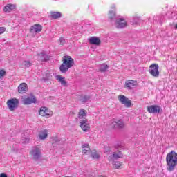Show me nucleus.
<instances>
[{"mask_svg": "<svg viewBox=\"0 0 177 177\" xmlns=\"http://www.w3.org/2000/svg\"><path fill=\"white\" fill-rule=\"evenodd\" d=\"M167 169L169 172L175 171L177 165V153L175 151H171L166 156Z\"/></svg>", "mask_w": 177, "mask_h": 177, "instance_id": "f257e3e1", "label": "nucleus"}, {"mask_svg": "<svg viewBox=\"0 0 177 177\" xmlns=\"http://www.w3.org/2000/svg\"><path fill=\"white\" fill-rule=\"evenodd\" d=\"M62 62V64L59 67L61 73H67L68 68H71L74 66V59L68 55L64 56Z\"/></svg>", "mask_w": 177, "mask_h": 177, "instance_id": "f03ea898", "label": "nucleus"}, {"mask_svg": "<svg viewBox=\"0 0 177 177\" xmlns=\"http://www.w3.org/2000/svg\"><path fill=\"white\" fill-rule=\"evenodd\" d=\"M31 158L35 161H39L42 157V149L38 147H33L30 153Z\"/></svg>", "mask_w": 177, "mask_h": 177, "instance_id": "7ed1b4c3", "label": "nucleus"}, {"mask_svg": "<svg viewBox=\"0 0 177 177\" xmlns=\"http://www.w3.org/2000/svg\"><path fill=\"white\" fill-rule=\"evenodd\" d=\"M7 106L10 111H15V110L19 106V100L17 98L8 100L7 102Z\"/></svg>", "mask_w": 177, "mask_h": 177, "instance_id": "20e7f679", "label": "nucleus"}, {"mask_svg": "<svg viewBox=\"0 0 177 177\" xmlns=\"http://www.w3.org/2000/svg\"><path fill=\"white\" fill-rule=\"evenodd\" d=\"M160 66L157 64H152L149 66V73L152 75V77H159L160 76V71H158Z\"/></svg>", "mask_w": 177, "mask_h": 177, "instance_id": "39448f33", "label": "nucleus"}, {"mask_svg": "<svg viewBox=\"0 0 177 177\" xmlns=\"http://www.w3.org/2000/svg\"><path fill=\"white\" fill-rule=\"evenodd\" d=\"M39 114L41 117H52L53 115V112H52L50 109L43 106L40 108Z\"/></svg>", "mask_w": 177, "mask_h": 177, "instance_id": "423d86ee", "label": "nucleus"}, {"mask_svg": "<svg viewBox=\"0 0 177 177\" xmlns=\"http://www.w3.org/2000/svg\"><path fill=\"white\" fill-rule=\"evenodd\" d=\"M118 100L119 102H120L122 104H124L125 107H131V106H132V103L131 102V100H129V99L127 98L124 95H118Z\"/></svg>", "mask_w": 177, "mask_h": 177, "instance_id": "0eeeda50", "label": "nucleus"}, {"mask_svg": "<svg viewBox=\"0 0 177 177\" xmlns=\"http://www.w3.org/2000/svg\"><path fill=\"white\" fill-rule=\"evenodd\" d=\"M80 128L84 132H88L91 128L88 119L81 120L80 122Z\"/></svg>", "mask_w": 177, "mask_h": 177, "instance_id": "6e6552de", "label": "nucleus"}, {"mask_svg": "<svg viewBox=\"0 0 177 177\" xmlns=\"http://www.w3.org/2000/svg\"><path fill=\"white\" fill-rule=\"evenodd\" d=\"M148 113L150 114H157V113H160L161 111V107L158 105H150L147 107Z\"/></svg>", "mask_w": 177, "mask_h": 177, "instance_id": "1a4fd4ad", "label": "nucleus"}, {"mask_svg": "<svg viewBox=\"0 0 177 177\" xmlns=\"http://www.w3.org/2000/svg\"><path fill=\"white\" fill-rule=\"evenodd\" d=\"M136 85H138L137 81L129 80L125 82L124 88L131 91V89H133Z\"/></svg>", "mask_w": 177, "mask_h": 177, "instance_id": "9d476101", "label": "nucleus"}, {"mask_svg": "<svg viewBox=\"0 0 177 177\" xmlns=\"http://www.w3.org/2000/svg\"><path fill=\"white\" fill-rule=\"evenodd\" d=\"M55 80L61 84L62 86H64V88H67V86H68V84L66 81V78L61 75H56Z\"/></svg>", "mask_w": 177, "mask_h": 177, "instance_id": "9b49d317", "label": "nucleus"}, {"mask_svg": "<svg viewBox=\"0 0 177 177\" xmlns=\"http://www.w3.org/2000/svg\"><path fill=\"white\" fill-rule=\"evenodd\" d=\"M49 59H50V57L45 54V52L37 54V60H39V62H48Z\"/></svg>", "mask_w": 177, "mask_h": 177, "instance_id": "f8f14e48", "label": "nucleus"}, {"mask_svg": "<svg viewBox=\"0 0 177 177\" xmlns=\"http://www.w3.org/2000/svg\"><path fill=\"white\" fill-rule=\"evenodd\" d=\"M115 26L117 28H124V27H127V21L122 18L118 19L115 22Z\"/></svg>", "mask_w": 177, "mask_h": 177, "instance_id": "ddd939ff", "label": "nucleus"}, {"mask_svg": "<svg viewBox=\"0 0 177 177\" xmlns=\"http://www.w3.org/2000/svg\"><path fill=\"white\" fill-rule=\"evenodd\" d=\"M122 157H124V155L121 151L114 152L109 156V161H114V160H118V158H122Z\"/></svg>", "mask_w": 177, "mask_h": 177, "instance_id": "4468645a", "label": "nucleus"}, {"mask_svg": "<svg viewBox=\"0 0 177 177\" xmlns=\"http://www.w3.org/2000/svg\"><path fill=\"white\" fill-rule=\"evenodd\" d=\"M42 31V26L39 24H35L30 27V32L34 34V32H41Z\"/></svg>", "mask_w": 177, "mask_h": 177, "instance_id": "2eb2a0df", "label": "nucleus"}, {"mask_svg": "<svg viewBox=\"0 0 177 177\" xmlns=\"http://www.w3.org/2000/svg\"><path fill=\"white\" fill-rule=\"evenodd\" d=\"M24 104H31L32 103H37V98H35V96L32 97H28L27 98H24L23 100Z\"/></svg>", "mask_w": 177, "mask_h": 177, "instance_id": "dca6fc26", "label": "nucleus"}, {"mask_svg": "<svg viewBox=\"0 0 177 177\" xmlns=\"http://www.w3.org/2000/svg\"><path fill=\"white\" fill-rule=\"evenodd\" d=\"M111 126L112 128H123L124 124L122 120H119L118 121H113L111 124Z\"/></svg>", "mask_w": 177, "mask_h": 177, "instance_id": "f3484780", "label": "nucleus"}, {"mask_svg": "<svg viewBox=\"0 0 177 177\" xmlns=\"http://www.w3.org/2000/svg\"><path fill=\"white\" fill-rule=\"evenodd\" d=\"M38 138L40 140H45L48 138V130L44 129L39 131Z\"/></svg>", "mask_w": 177, "mask_h": 177, "instance_id": "a211bd4d", "label": "nucleus"}, {"mask_svg": "<svg viewBox=\"0 0 177 177\" xmlns=\"http://www.w3.org/2000/svg\"><path fill=\"white\" fill-rule=\"evenodd\" d=\"M16 9V6L15 4H8L3 8V11L5 13H10L12 10H15Z\"/></svg>", "mask_w": 177, "mask_h": 177, "instance_id": "6ab92c4d", "label": "nucleus"}, {"mask_svg": "<svg viewBox=\"0 0 177 177\" xmlns=\"http://www.w3.org/2000/svg\"><path fill=\"white\" fill-rule=\"evenodd\" d=\"M27 89H28L27 84H26V83H21L18 86V92H19V93H26Z\"/></svg>", "mask_w": 177, "mask_h": 177, "instance_id": "aec40b11", "label": "nucleus"}, {"mask_svg": "<svg viewBox=\"0 0 177 177\" xmlns=\"http://www.w3.org/2000/svg\"><path fill=\"white\" fill-rule=\"evenodd\" d=\"M88 42L91 45H100V39L99 37H91L88 39Z\"/></svg>", "mask_w": 177, "mask_h": 177, "instance_id": "412c9836", "label": "nucleus"}, {"mask_svg": "<svg viewBox=\"0 0 177 177\" xmlns=\"http://www.w3.org/2000/svg\"><path fill=\"white\" fill-rule=\"evenodd\" d=\"M85 117H86V111L84 109H81L79 111L77 114V118L79 120H85Z\"/></svg>", "mask_w": 177, "mask_h": 177, "instance_id": "4be33fe9", "label": "nucleus"}, {"mask_svg": "<svg viewBox=\"0 0 177 177\" xmlns=\"http://www.w3.org/2000/svg\"><path fill=\"white\" fill-rule=\"evenodd\" d=\"M50 17H51V19H53L54 20H56V19H60V17H62V12H50Z\"/></svg>", "mask_w": 177, "mask_h": 177, "instance_id": "5701e85b", "label": "nucleus"}, {"mask_svg": "<svg viewBox=\"0 0 177 177\" xmlns=\"http://www.w3.org/2000/svg\"><path fill=\"white\" fill-rule=\"evenodd\" d=\"M82 150L84 154H86L91 151V148L89 147V144H83L82 145Z\"/></svg>", "mask_w": 177, "mask_h": 177, "instance_id": "b1692460", "label": "nucleus"}, {"mask_svg": "<svg viewBox=\"0 0 177 177\" xmlns=\"http://www.w3.org/2000/svg\"><path fill=\"white\" fill-rule=\"evenodd\" d=\"M78 99L80 102L82 103H86L89 99H91V96L89 95H79Z\"/></svg>", "mask_w": 177, "mask_h": 177, "instance_id": "393cba45", "label": "nucleus"}, {"mask_svg": "<svg viewBox=\"0 0 177 177\" xmlns=\"http://www.w3.org/2000/svg\"><path fill=\"white\" fill-rule=\"evenodd\" d=\"M53 75H55V73H49V72H47L46 73V75H45V77H43V80H44V81H49V80H52V78H53Z\"/></svg>", "mask_w": 177, "mask_h": 177, "instance_id": "a878e982", "label": "nucleus"}, {"mask_svg": "<svg viewBox=\"0 0 177 177\" xmlns=\"http://www.w3.org/2000/svg\"><path fill=\"white\" fill-rule=\"evenodd\" d=\"M91 157L93 160H99V158H100V156H99V153L97 152H96V151H93L91 153Z\"/></svg>", "mask_w": 177, "mask_h": 177, "instance_id": "bb28decb", "label": "nucleus"}, {"mask_svg": "<svg viewBox=\"0 0 177 177\" xmlns=\"http://www.w3.org/2000/svg\"><path fill=\"white\" fill-rule=\"evenodd\" d=\"M108 17L110 20L115 19V11L110 10L108 15Z\"/></svg>", "mask_w": 177, "mask_h": 177, "instance_id": "cd10ccee", "label": "nucleus"}, {"mask_svg": "<svg viewBox=\"0 0 177 177\" xmlns=\"http://www.w3.org/2000/svg\"><path fill=\"white\" fill-rule=\"evenodd\" d=\"M112 165L113 168H115V169H120V167H121L122 163L121 162H113Z\"/></svg>", "mask_w": 177, "mask_h": 177, "instance_id": "c85d7f7f", "label": "nucleus"}, {"mask_svg": "<svg viewBox=\"0 0 177 177\" xmlns=\"http://www.w3.org/2000/svg\"><path fill=\"white\" fill-rule=\"evenodd\" d=\"M107 68H109V66L102 64L100 66V71L104 72V71H107Z\"/></svg>", "mask_w": 177, "mask_h": 177, "instance_id": "c756f323", "label": "nucleus"}, {"mask_svg": "<svg viewBox=\"0 0 177 177\" xmlns=\"http://www.w3.org/2000/svg\"><path fill=\"white\" fill-rule=\"evenodd\" d=\"M23 64L27 68H28V67H31L32 66L31 62L30 61H24Z\"/></svg>", "mask_w": 177, "mask_h": 177, "instance_id": "7c9ffc66", "label": "nucleus"}, {"mask_svg": "<svg viewBox=\"0 0 177 177\" xmlns=\"http://www.w3.org/2000/svg\"><path fill=\"white\" fill-rule=\"evenodd\" d=\"M21 140L22 143H30V138L28 137H22Z\"/></svg>", "mask_w": 177, "mask_h": 177, "instance_id": "2f4dec72", "label": "nucleus"}, {"mask_svg": "<svg viewBox=\"0 0 177 177\" xmlns=\"http://www.w3.org/2000/svg\"><path fill=\"white\" fill-rule=\"evenodd\" d=\"M59 42L60 45H64V44H66V40L64 39V38L61 37L59 38Z\"/></svg>", "mask_w": 177, "mask_h": 177, "instance_id": "473e14b6", "label": "nucleus"}, {"mask_svg": "<svg viewBox=\"0 0 177 177\" xmlns=\"http://www.w3.org/2000/svg\"><path fill=\"white\" fill-rule=\"evenodd\" d=\"M133 19H134V23L136 24H138V23H139V20H140V18L139 17H135Z\"/></svg>", "mask_w": 177, "mask_h": 177, "instance_id": "72a5a7b5", "label": "nucleus"}, {"mask_svg": "<svg viewBox=\"0 0 177 177\" xmlns=\"http://www.w3.org/2000/svg\"><path fill=\"white\" fill-rule=\"evenodd\" d=\"M104 151H105V153H107V154H110L111 153L110 147H105Z\"/></svg>", "mask_w": 177, "mask_h": 177, "instance_id": "f704fd0d", "label": "nucleus"}, {"mask_svg": "<svg viewBox=\"0 0 177 177\" xmlns=\"http://www.w3.org/2000/svg\"><path fill=\"white\" fill-rule=\"evenodd\" d=\"M6 74V71H5V70L1 69V77H3V75H5Z\"/></svg>", "mask_w": 177, "mask_h": 177, "instance_id": "c9c22d12", "label": "nucleus"}, {"mask_svg": "<svg viewBox=\"0 0 177 177\" xmlns=\"http://www.w3.org/2000/svg\"><path fill=\"white\" fill-rule=\"evenodd\" d=\"M5 31H6V28H5V27H1V34H3V32H5Z\"/></svg>", "mask_w": 177, "mask_h": 177, "instance_id": "e433bc0d", "label": "nucleus"}, {"mask_svg": "<svg viewBox=\"0 0 177 177\" xmlns=\"http://www.w3.org/2000/svg\"><path fill=\"white\" fill-rule=\"evenodd\" d=\"M121 147V144L118 143L115 145V149H120Z\"/></svg>", "mask_w": 177, "mask_h": 177, "instance_id": "4c0bfd02", "label": "nucleus"}, {"mask_svg": "<svg viewBox=\"0 0 177 177\" xmlns=\"http://www.w3.org/2000/svg\"><path fill=\"white\" fill-rule=\"evenodd\" d=\"M1 177H8V175L5 173H1Z\"/></svg>", "mask_w": 177, "mask_h": 177, "instance_id": "58836bf2", "label": "nucleus"}, {"mask_svg": "<svg viewBox=\"0 0 177 177\" xmlns=\"http://www.w3.org/2000/svg\"><path fill=\"white\" fill-rule=\"evenodd\" d=\"M17 148H15V147H13L12 148V151H17Z\"/></svg>", "mask_w": 177, "mask_h": 177, "instance_id": "ea45409f", "label": "nucleus"}, {"mask_svg": "<svg viewBox=\"0 0 177 177\" xmlns=\"http://www.w3.org/2000/svg\"><path fill=\"white\" fill-rule=\"evenodd\" d=\"M112 9H115V5L112 6Z\"/></svg>", "mask_w": 177, "mask_h": 177, "instance_id": "a19ab883", "label": "nucleus"}, {"mask_svg": "<svg viewBox=\"0 0 177 177\" xmlns=\"http://www.w3.org/2000/svg\"><path fill=\"white\" fill-rule=\"evenodd\" d=\"M0 78H1V71H0Z\"/></svg>", "mask_w": 177, "mask_h": 177, "instance_id": "79ce46f5", "label": "nucleus"}, {"mask_svg": "<svg viewBox=\"0 0 177 177\" xmlns=\"http://www.w3.org/2000/svg\"><path fill=\"white\" fill-rule=\"evenodd\" d=\"M1 84H3V82H1Z\"/></svg>", "mask_w": 177, "mask_h": 177, "instance_id": "37998d69", "label": "nucleus"}, {"mask_svg": "<svg viewBox=\"0 0 177 177\" xmlns=\"http://www.w3.org/2000/svg\"><path fill=\"white\" fill-rule=\"evenodd\" d=\"M0 177H1V174H0Z\"/></svg>", "mask_w": 177, "mask_h": 177, "instance_id": "c03bdc74", "label": "nucleus"}, {"mask_svg": "<svg viewBox=\"0 0 177 177\" xmlns=\"http://www.w3.org/2000/svg\"><path fill=\"white\" fill-rule=\"evenodd\" d=\"M176 62H177V59H176Z\"/></svg>", "mask_w": 177, "mask_h": 177, "instance_id": "a18cd8bd", "label": "nucleus"}]
</instances>
